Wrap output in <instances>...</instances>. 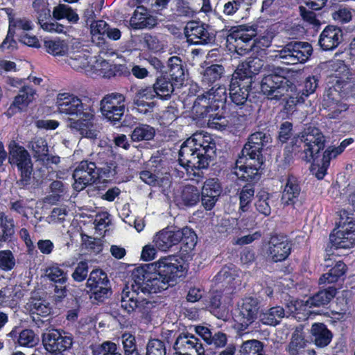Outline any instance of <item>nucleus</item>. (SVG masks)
I'll use <instances>...</instances> for the list:
<instances>
[{
  "mask_svg": "<svg viewBox=\"0 0 355 355\" xmlns=\"http://www.w3.org/2000/svg\"><path fill=\"white\" fill-rule=\"evenodd\" d=\"M259 302L257 298L250 297L243 300L238 316L241 330H245L256 320L259 313Z\"/></svg>",
  "mask_w": 355,
  "mask_h": 355,
  "instance_id": "obj_25",
  "label": "nucleus"
},
{
  "mask_svg": "<svg viewBox=\"0 0 355 355\" xmlns=\"http://www.w3.org/2000/svg\"><path fill=\"white\" fill-rule=\"evenodd\" d=\"M309 344L303 327H297L286 347V352L287 355H299L304 351Z\"/></svg>",
  "mask_w": 355,
  "mask_h": 355,
  "instance_id": "obj_33",
  "label": "nucleus"
},
{
  "mask_svg": "<svg viewBox=\"0 0 355 355\" xmlns=\"http://www.w3.org/2000/svg\"><path fill=\"white\" fill-rule=\"evenodd\" d=\"M285 316V311L281 306L271 307L259 314L260 321L266 325L275 327L279 324Z\"/></svg>",
  "mask_w": 355,
  "mask_h": 355,
  "instance_id": "obj_42",
  "label": "nucleus"
},
{
  "mask_svg": "<svg viewBox=\"0 0 355 355\" xmlns=\"http://www.w3.org/2000/svg\"><path fill=\"white\" fill-rule=\"evenodd\" d=\"M230 51L244 55L254 51L255 37L257 35V26L239 25L232 26Z\"/></svg>",
  "mask_w": 355,
  "mask_h": 355,
  "instance_id": "obj_8",
  "label": "nucleus"
},
{
  "mask_svg": "<svg viewBox=\"0 0 355 355\" xmlns=\"http://www.w3.org/2000/svg\"><path fill=\"white\" fill-rule=\"evenodd\" d=\"M352 9L348 7L338 6L332 11V19L341 24L349 22L352 19Z\"/></svg>",
  "mask_w": 355,
  "mask_h": 355,
  "instance_id": "obj_59",
  "label": "nucleus"
},
{
  "mask_svg": "<svg viewBox=\"0 0 355 355\" xmlns=\"http://www.w3.org/2000/svg\"><path fill=\"white\" fill-rule=\"evenodd\" d=\"M4 10L8 15L9 27L7 35L1 44L0 48L3 50H10L13 49L17 44L16 41L14 40L15 29L18 28L28 31L33 29V25L32 21L26 17L15 19L13 9L6 8Z\"/></svg>",
  "mask_w": 355,
  "mask_h": 355,
  "instance_id": "obj_20",
  "label": "nucleus"
},
{
  "mask_svg": "<svg viewBox=\"0 0 355 355\" xmlns=\"http://www.w3.org/2000/svg\"><path fill=\"white\" fill-rule=\"evenodd\" d=\"M92 355H122L118 349L117 345L110 340H106L101 344L90 345Z\"/></svg>",
  "mask_w": 355,
  "mask_h": 355,
  "instance_id": "obj_49",
  "label": "nucleus"
},
{
  "mask_svg": "<svg viewBox=\"0 0 355 355\" xmlns=\"http://www.w3.org/2000/svg\"><path fill=\"white\" fill-rule=\"evenodd\" d=\"M329 243L336 249H349L355 245V229L343 226L341 229H334L329 235Z\"/></svg>",
  "mask_w": 355,
  "mask_h": 355,
  "instance_id": "obj_27",
  "label": "nucleus"
},
{
  "mask_svg": "<svg viewBox=\"0 0 355 355\" xmlns=\"http://www.w3.org/2000/svg\"><path fill=\"white\" fill-rule=\"evenodd\" d=\"M272 142V138L268 132L257 131L252 133L248 139L241 153L242 155L252 156L263 159V150Z\"/></svg>",
  "mask_w": 355,
  "mask_h": 355,
  "instance_id": "obj_22",
  "label": "nucleus"
},
{
  "mask_svg": "<svg viewBox=\"0 0 355 355\" xmlns=\"http://www.w3.org/2000/svg\"><path fill=\"white\" fill-rule=\"evenodd\" d=\"M188 272L184 260L175 255L161 257L157 261L145 263L132 272V288L144 294L157 293L183 281Z\"/></svg>",
  "mask_w": 355,
  "mask_h": 355,
  "instance_id": "obj_1",
  "label": "nucleus"
},
{
  "mask_svg": "<svg viewBox=\"0 0 355 355\" xmlns=\"http://www.w3.org/2000/svg\"><path fill=\"white\" fill-rule=\"evenodd\" d=\"M208 346L215 351L224 348L227 344V336L222 331L214 332Z\"/></svg>",
  "mask_w": 355,
  "mask_h": 355,
  "instance_id": "obj_64",
  "label": "nucleus"
},
{
  "mask_svg": "<svg viewBox=\"0 0 355 355\" xmlns=\"http://www.w3.org/2000/svg\"><path fill=\"white\" fill-rule=\"evenodd\" d=\"M146 349V355H166V345L158 338L149 339Z\"/></svg>",
  "mask_w": 355,
  "mask_h": 355,
  "instance_id": "obj_60",
  "label": "nucleus"
},
{
  "mask_svg": "<svg viewBox=\"0 0 355 355\" xmlns=\"http://www.w3.org/2000/svg\"><path fill=\"white\" fill-rule=\"evenodd\" d=\"M214 279L217 284H222L224 286L225 285L231 284L234 281L235 275L230 268L223 267L214 277Z\"/></svg>",
  "mask_w": 355,
  "mask_h": 355,
  "instance_id": "obj_62",
  "label": "nucleus"
},
{
  "mask_svg": "<svg viewBox=\"0 0 355 355\" xmlns=\"http://www.w3.org/2000/svg\"><path fill=\"white\" fill-rule=\"evenodd\" d=\"M15 266V259L9 250L0 251V268L4 271L11 270Z\"/></svg>",
  "mask_w": 355,
  "mask_h": 355,
  "instance_id": "obj_63",
  "label": "nucleus"
},
{
  "mask_svg": "<svg viewBox=\"0 0 355 355\" xmlns=\"http://www.w3.org/2000/svg\"><path fill=\"white\" fill-rule=\"evenodd\" d=\"M301 193L300 181L293 174H288L282 194V201L284 205L293 206L299 201Z\"/></svg>",
  "mask_w": 355,
  "mask_h": 355,
  "instance_id": "obj_30",
  "label": "nucleus"
},
{
  "mask_svg": "<svg viewBox=\"0 0 355 355\" xmlns=\"http://www.w3.org/2000/svg\"><path fill=\"white\" fill-rule=\"evenodd\" d=\"M180 234L181 249L187 253L192 251L197 243V235L196 232L188 227L179 230Z\"/></svg>",
  "mask_w": 355,
  "mask_h": 355,
  "instance_id": "obj_47",
  "label": "nucleus"
},
{
  "mask_svg": "<svg viewBox=\"0 0 355 355\" xmlns=\"http://www.w3.org/2000/svg\"><path fill=\"white\" fill-rule=\"evenodd\" d=\"M336 293L337 289L335 286H329L325 289L320 290L310 297L307 300V304L310 307L324 306L331 302Z\"/></svg>",
  "mask_w": 355,
  "mask_h": 355,
  "instance_id": "obj_40",
  "label": "nucleus"
},
{
  "mask_svg": "<svg viewBox=\"0 0 355 355\" xmlns=\"http://www.w3.org/2000/svg\"><path fill=\"white\" fill-rule=\"evenodd\" d=\"M325 147V139L318 128H309L292 139L284 150L283 164L285 167L293 162L294 157L306 163L318 162Z\"/></svg>",
  "mask_w": 355,
  "mask_h": 355,
  "instance_id": "obj_4",
  "label": "nucleus"
},
{
  "mask_svg": "<svg viewBox=\"0 0 355 355\" xmlns=\"http://www.w3.org/2000/svg\"><path fill=\"white\" fill-rule=\"evenodd\" d=\"M263 163V159L242 155L240 153L235 162L236 166L234 173L240 180L256 183L261 178V166Z\"/></svg>",
  "mask_w": 355,
  "mask_h": 355,
  "instance_id": "obj_11",
  "label": "nucleus"
},
{
  "mask_svg": "<svg viewBox=\"0 0 355 355\" xmlns=\"http://www.w3.org/2000/svg\"><path fill=\"white\" fill-rule=\"evenodd\" d=\"M332 82L336 84L338 88L344 89L351 79L352 73L347 65L343 60H336L331 65Z\"/></svg>",
  "mask_w": 355,
  "mask_h": 355,
  "instance_id": "obj_34",
  "label": "nucleus"
},
{
  "mask_svg": "<svg viewBox=\"0 0 355 355\" xmlns=\"http://www.w3.org/2000/svg\"><path fill=\"white\" fill-rule=\"evenodd\" d=\"M354 141V139L353 138H346L340 142L338 146L336 147L331 146L324 150L323 152L326 154L325 162L327 164H328L329 162H331L332 159L336 158L337 156L343 153L345 148L351 145Z\"/></svg>",
  "mask_w": 355,
  "mask_h": 355,
  "instance_id": "obj_55",
  "label": "nucleus"
},
{
  "mask_svg": "<svg viewBox=\"0 0 355 355\" xmlns=\"http://www.w3.org/2000/svg\"><path fill=\"white\" fill-rule=\"evenodd\" d=\"M187 42L195 45H205L214 43L215 35L210 26L200 21H191L185 27Z\"/></svg>",
  "mask_w": 355,
  "mask_h": 355,
  "instance_id": "obj_18",
  "label": "nucleus"
},
{
  "mask_svg": "<svg viewBox=\"0 0 355 355\" xmlns=\"http://www.w3.org/2000/svg\"><path fill=\"white\" fill-rule=\"evenodd\" d=\"M173 348L178 355H205V349L200 339L188 331L178 334Z\"/></svg>",
  "mask_w": 355,
  "mask_h": 355,
  "instance_id": "obj_19",
  "label": "nucleus"
},
{
  "mask_svg": "<svg viewBox=\"0 0 355 355\" xmlns=\"http://www.w3.org/2000/svg\"><path fill=\"white\" fill-rule=\"evenodd\" d=\"M35 95L36 90L32 86L23 85L18 94L15 97L11 106L22 110L33 101Z\"/></svg>",
  "mask_w": 355,
  "mask_h": 355,
  "instance_id": "obj_41",
  "label": "nucleus"
},
{
  "mask_svg": "<svg viewBox=\"0 0 355 355\" xmlns=\"http://www.w3.org/2000/svg\"><path fill=\"white\" fill-rule=\"evenodd\" d=\"M45 275L49 281L55 284L64 285L67 282V273L58 263H53L47 267Z\"/></svg>",
  "mask_w": 355,
  "mask_h": 355,
  "instance_id": "obj_50",
  "label": "nucleus"
},
{
  "mask_svg": "<svg viewBox=\"0 0 355 355\" xmlns=\"http://www.w3.org/2000/svg\"><path fill=\"white\" fill-rule=\"evenodd\" d=\"M126 122L127 120L125 119L123 121V125H126ZM127 126L133 129L130 135L132 141H150L155 136V130L150 125L134 121L132 124H128Z\"/></svg>",
  "mask_w": 355,
  "mask_h": 355,
  "instance_id": "obj_35",
  "label": "nucleus"
},
{
  "mask_svg": "<svg viewBox=\"0 0 355 355\" xmlns=\"http://www.w3.org/2000/svg\"><path fill=\"white\" fill-rule=\"evenodd\" d=\"M347 266L343 261H336L328 272L324 273L319 279V284H334L345 279Z\"/></svg>",
  "mask_w": 355,
  "mask_h": 355,
  "instance_id": "obj_38",
  "label": "nucleus"
},
{
  "mask_svg": "<svg viewBox=\"0 0 355 355\" xmlns=\"http://www.w3.org/2000/svg\"><path fill=\"white\" fill-rule=\"evenodd\" d=\"M125 96L120 93H112L103 98L100 102V107L108 109V107H125Z\"/></svg>",
  "mask_w": 355,
  "mask_h": 355,
  "instance_id": "obj_56",
  "label": "nucleus"
},
{
  "mask_svg": "<svg viewBox=\"0 0 355 355\" xmlns=\"http://www.w3.org/2000/svg\"><path fill=\"white\" fill-rule=\"evenodd\" d=\"M179 115V110L177 104L174 102H170L169 105L163 111L160 116L162 123L168 125L175 121Z\"/></svg>",
  "mask_w": 355,
  "mask_h": 355,
  "instance_id": "obj_61",
  "label": "nucleus"
},
{
  "mask_svg": "<svg viewBox=\"0 0 355 355\" xmlns=\"http://www.w3.org/2000/svg\"><path fill=\"white\" fill-rule=\"evenodd\" d=\"M286 71L282 68H276L273 73L265 76L261 83L260 88L262 94L269 99L279 100L287 91L291 82L285 76Z\"/></svg>",
  "mask_w": 355,
  "mask_h": 355,
  "instance_id": "obj_9",
  "label": "nucleus"
},
{
  "mask_svg": "<svg viewBox=\"0 0 355 355\" xmlns=\"http://www.w3.org/2000/svg\"><path fill=\"white\" fill-rule=\"evenodd\" d=\"M255 193L254 184H245L239 193V211L248 212L252 207V202Z\"/></svg>",
  "mask_w": 355,
  "mask_h": 355,
  "instance_id": "obj_44",
  "label": "nucleus"
},
{
  "mask_svg": "<svg viewBox=\"0 0 355 355\" xmlns=\"http://www.w3.org/2000/svg\"><path fill=\"white\" fill-rule=\"evenodd\" d=\"M108 26L109 24L104 20H96L90 24L93 41L97 40L98 45L105 44V31Z\"/></svg>",
  "mask_w": 355,
  "mask_h": 355,
  "instance_id": "obj_52",
  "label": "nucleus"
},
{
  "mask_svg": "<svg viewBox=\"0 0 355 355\" xmlns=\"http://www.w3.org/2000/svg\"><path fill=\"white\" fill-rule=\"evenodd\" d=\"M95 103V98L85 96L78 98L73 94L64 92L58 94L56 105L61 114L68 116L67 127L71 131L92 138L94 136Z\"/></svg>",
  "mask_w": 355,
  "mask_h": 355,
  "instance_id": "obj_2",
  "label": "nucleus"
},
{
  "mask_svg": "<svg viewBox=\"0 0 355 355\" xmlns=\"http://www.w3.org/2000/svg\"><path fill=\"white\" fill-rule=\"evenodd\" d=\"M176 87L173 81L166 77V75L162 74L157 77L155 83L153 84L151 89L155 91L154 96L161 100H168L171 98Z\"/></svg>",
  "mask_w": 355,
  "mask_h": 355,
  "instance_id": "obj_37",
  "label": "nucleus"
},
{
  "mask_svg": "<svg viewBox=\"0 0 355 355\" xmlns=\"http://www.w3.org/2000/svg\"><path fill=\"white\" fill-rule=\"evenodd\" d=\"M87 288L91 293V297L98 302H103L112 293V288L107 273L101 268L92 270L87 280Z\"/></svg>",
  "mask_w": 355,
  "mask_h": 355,
  "instance_id": "obj_15",
  "label": "nucleus"
},
{
  "mask_svg": "<svg viewBox=\"0 0 355 355\" xmlns=\"http://www.w3.org/2000/svg\"><path fill=\"white\" fill-rule=\"evenodd\" d=\"M270 193L266 191H260L256 196L254 206L259 214L268 216L271 214V207L269 204Z\"/></svg>",
  "mask_w": 355,
  "mask_h": 355,
  "instance_id": "obj_51",
  "label": "nucleus"
},
{
  "mask_svg": "<svg viewBox=\"0 0 355 355\" xmlns=\"http://www.w3.org/2000/svg\"><path fill=\"white\" fill-rule=\"evenodd\" d=\"M345 88L340 89L334 83L325 91L322 106L324 109L332 112L333 117L338 116L343 110H346L345 105L341 102V92Z\"/></svg>",
  "mask_w": 355,
  "mask_h": 355,
  "instance_id": "obj_28",
  "label": "nucleus"
},
{
  "mask_svg": "<svg viewBox=\"0 0 355 355\" xmlns=\"http://www.w3.org/2000/svg\"><path fill=\"white\" fill-rule=\"evenodd\" d=\"M224 71L221 64H214L207 67L201 73L202 85L208 87L213 85L220 79Z\"/></svg>",
  "mask_w": 355,
  "mask_h": 355,
  "instance_id": "obj_43",
  "label": "nucleus"
},
{
  "mask_svg": "<svg viewBox=\"0 0 355 355\" xmlns=\"http://www.w3.org/2000/svg\"><path fill=\"white\" fill-rule=\"evenodd\" d=\"M130 23L134 29L153 28L157 24V18L150 15L147 8L140 6H137L134 11Z\"/></svg>",
  "mask_w": 355,
  "mask_h": 355,
  "instance_id": "obj_32",
  "label": "nucleus"
},
{
  "mask_svg": "<svg viewBox=\"0 0 355 355\" xmlns=\"http://www.w3.org/2000/svg\"><path fill=\"white\" fill-rule=\"evenodd\" d=\"M236 355H266L263 343L258 340H248L240 346Z\"/></svg>",
  "mask_w": 355,
  "mask_h": 355,
  "instance_id": "obj_48",
  "label": "nucleus"
},
{
  "mask_svg": "<svg viewBox=\"0 0 355 355\" xmlns=\"http://www.w3.org/2000/svg\"><path fill=\"white\" fill-rule=\"evenodd\" d=\"M164 75L168 77L177 87H182L185 80V67L178 56H172L168 60V69Z\"/></svg>",
  "mask_w": 355,
  "mask_h": 355,
  "instance_id": "obj_31",
  "label": "nucleus"
},
{
  "mask_svg": "<svg viewBox=\"0 0 355 355\" xmlns=\"http://www.w3.org/2000/svg\"><path fill=\"white\" fill-rule=\"evenodd\" d=\"M33 17L37 24L43 31L49 33H65L66 27L53 20L49 3L46 0H34L33 3Z\"/></svg>",
  "mask_w": 355,
  "mask_h": 355,
  "instance_id": "obj_14",
  "label": "nucleus"
},
{
  "mask_svg": "<svg viewBox=\"0 0 355 355\" xmlns=\"http://www.w3.org/2000/svg\"><path fill=\"white\" fill-rule=\"evenodd\" d=\"M15 225L12 219H8L5 216V220H1L0 223V242H10L15 234Z\"/></svg>",
  "mask_w": 355,
  "mask_h": 355,
  "instance_id": "obj_58",
  "label": "nucleus"
},
{
  "mask_svg": "<svg viewBox=\"0 0 355 355\" xmlns=\"http://www.w3.org/2000/svg\"><path fill=\"white\" fill-rule=\"evenodd\" d=\"M333 333L323 322H314L309 331V344L314 345L318 349L327 347L333 339Z\"/></svg>",
  "mask_w": 355,
  "mask_h": 355,
  "instance_id": "obj_26",
  "label": "nucleus"
},
{
  "mask_svg": "<svg viewBox=\"0 0 355 355\" xmlns=\"http://www.w3.org/2000/svg\"><path fill=\"white\" fill-rule=\"evenodd\" d=\"M101 112L103 116L108 121H110L112 125H116L121 123V120L124 115L125 107H108V109H105V107H100Z\"/></svg>",
  "mask_w": 355,
  "mask_h": 355,
  "instance_id": "obj_53",
  "label": "nucleus"
},
{
  "mask_svg": "<svg viewBox=\"0 0 355 355\" xmlns=\"http://www.w3.org/2000/svg\"><path fill=\"white\" fill-rule=\"evenodd\" d=\"M42 343L49 352L69 351L73 346V337L63 330L51 329L42 334Z\"/></svg>",
  "mask_w": 355,
  "mask_h": 355,
  "instance_id": "obj_17",
  "label": "nucleus"
},
{
  "mask_svg": "<svg viewBox=\"0 0 355 355\" xmlns=\"http://www.w3.org/2000/svg\"><path fill=\"white\" fill-rule=\"evenodd\" d=\"M9 162L16 165L19 172V180L17 183L23 187L31 184L33 173V163L31 155L24 147L16 145L10 151Z\"/></svg>",
  "mask_w": 355,
  "mask_h": 355,
  "instance_id": "obj_13",
  "label": "nucleus"
},
{
  "mask_svg": "<svg viewBox=\"0 0 355 355\" xmlns=\"http://www.w3.org/2000/svg\"><path fill=\"white\" fill-rule=\"evenodd\" d=\"M216 142L210 135L197 132L184 141L178 153V162L189 170L205 169L216 157Z\"/></svg>",
  "mask_w": 355,
  "mask_h": 355,
  "instance_id": "obj_3",
  "label": "nucleus"
},
{
  "mask_svg": "<svg viewBox=\"0 0 355 355\" xmlns=\"http://www.w3.org/2000/svg\"><path fill=\"white\" fill-rule=\"evenodd\" d=\"M318 85V78L315 76H309L303 83L302 89L290 96V101L295 105L304 103L305 99L315 92Z\"/></svg>",
  "mask_w": 355,
  "mask_h": 355,
  "instance_id": "obj_36",
  "label": "nucleus"
},
{
  "mask_svg": "<svg viewBox=\"0 0 355 355\" xmlns=\"http://www.w3.org/2000/svg\"><path fill=\"white\" fill-rule=\"evenodd\" d=\"M227 100L226 88L218 87L198 95L194 102L193 108L201 118L214 117L215 112L223 108ZM217 114H216V115Z\"/></svg>",
  "mask_w": 355,
  "mask_h": 355,
  "instance_id": "obj_7",
  "label": "nucleus"
},
{
  "mask_svg": "<svg viewBox=\"0 0 355 355\" xmlns=\"http://www.w3.org/2000/svg\"><path fill=\"white\" fill-rule=\"evenodd\" d=\"M292 245L286 236L274 234H272L268 242L266 254L275 262L285 261L291 254Z\"/></svg>",
  "mask_w": 355,
  "mask_h": 355,
  "instance_id": "obj_21",
  "label": "nucleus"
},
{
  "mask_svg": "<svg viewBox=\"0 0 355 355\" xmlns=\"http://www.w3.org/2000/svg\"><path fill=\"white\" fill-rule=\"evenodd\" d=\"M343 42V29L338 26L328 25L320 34L318 45L324 51H332Z\"/></svg>",
  "mask_w": 355,
  "mask_h": 355,
  "instance_id": "obj_23",
  "label": "nucleus"
},
{
  "mask_svg": "<svg viewBox=\"0 0 355 355\" xmlns=\"http://www.w3.org/2000/svg\"><path fill=\"white\" fill-rule=\"evenodd\" d=\"M140 290L123 289L121 294V307L128 314L134 312L140 313L143 318H150L151 309L154 307L153 302L139 297Z\"/></svg>",
  "mask_w": 355,
  "mask_h": 355,
  "instance_id": "obj_10",
  "label": "nucleus"
},
{
  "mask_svg": "<svg viewBox=\"0 0 355 355\" xmlns=\"http://www.w3.org/2000/svg\"><path fill=\"white\" fill-rule=\"evenodd\" d=\"M121 341L124 355H141L134 335L124 333L122 334Z\"/></svg>",
  "mask_w": 355,
  "mask_h": 355,
  "instance_id": "obj_54",
  "label": "nucleus"
},
{
  "mask_svg": "<svg viewBox=\"0 0 355 355\" xmlns=\"http://www.w3.org/2000/svg\"><path fill=\"white\" fill-rule=\"evenodd\" d=\"M74 270L71 274V277L75 282L80 283L85 279L87 280L89 274V262L87 260H81L76 265L74 263Z\"/></svg>",
  "mask_w": 355,
  "mask_h": 355,
  "instance_id": "obj_57",
  "label": "nucleus"
},
{
  "mask_svg": "<svg viewBox=\"0 0 355 355\" xmlns=\"http://www.w3.org/2000/svg\"><path fill=\"white\" fill-rule=\"evenodd\" d=\"M263 66L262 60L257 57L250 58L248 60L238 64L234 71L247 76L251 80L255 81L256 75L259 74Z\"/></svg>",
  "mask_w": 355,
  "mask_h": 355,
  "instance_id": "obj_39",
  "label": "nucleus"
},
{
  "mask_svg": "<svg viewBox=\"0 0 355 355\" xmlns=\"http://www.w3.org/2000/svg\"><path fill=\"white\" fill-rule=\"evenodd\" d=\"M95 162L83 160L80 162L73 173V189L81 191L88 185L99 181V173L96 171Z\"/></svg>",
  "mask_w": 355,
  "mask_h": 355,
  "instance_id": "obj_16",
  "label": "nucleus"
},
{
  "mask_svg": "<svg viewBox=\"0 0 355 355\" xmlns=\"http://www.w3.org/2000/svg\"><path fill=\"white\" fill-rule=\"evenodd\" d=\"M257 84L247 76L234 71L231 76L228 92L231 102L236 107V114L243 121L252 119L259 107L256 94Z\"/></svg>",
  "mask_w": 355,
  "mask_h": 355,
  "instance_id": "obj_5",
  "label": "nucleus"
},
{
  "mask_svg": "<svg viewBox=\"0 0 355 355\" xmlns=\"http://www.w3.org/2000/svg\"><path fill=\"white\" fill-rule=\"evenodd\" d=\"M155 91L150 87L137 89L132 97V107L138 112L146 114L153 111L156 103L153 101Z\"/></svg>",
  "mask_w": 355,
  "mask_h": 355,
  "instance_id": "obj_24",
  "label": "nucleus"
},
{
  "mask_svg": "<svg viewBox=\"0 0 355 355\" xmlns=\"http://www.w3.org/2000/svg\"><path fill=\"white\" fill-rule=\"evenodd\" d=\"M257 0H227L223 6V13L233 15L239 10L248 11Z\"/></svg>",
  "mask_w": 355,
  "mask_h": 355,
  "instance_id": "obj_46",
  "label": "nucleus"
},
{
  "mask_svg": "<svg viewBox=\"0 0 355 355\" xmlns=\"http://www.w3.org/2000/svg\"><path fill=\"white\" fill-rule=\"evenodd\" d=\"M45 51L53 56H62L67 53L69 46L64 40L56 39H45L44 40Z\"/></svg>",
  "mask_w": 355,
  "mask_h": 355,
  "instance_id": "obj_45",
  "label": "nucleus"
},
{
  "mask_svg": "<svg viewBox=\"0 0 355 355\" xmlns=\"http://www.w3.org/2000/svg\"><path fill=\"white\" fill-rule=\"evenodd\" d=\"M222 191L221 185L217 178L207 179L200 193L198 188L193 185H185L181 193V200L187 207L196 205L201 200L204 208L211 210L218 200Z\"/></svg>",
  "mask_w": 355,
  "mask_h": 355,
  "instance_id": "obj_6",
  "label": "nucleus"
},
{
  "mask_svg": "<svg viewBox=\"0 0 355 355\" xmlns=\"http://www.w3.org/2000/svg\"><path fill=\"white\" fill-rule=\"evenodd\" d=\"M313 53L312 45L307 42L291 41L278 51V56L286 64L305 63Z\"/></svg>",
  "mask_w": 355,
  "mask_h": 355,
  "instance_id": "obj_12",
  "label": "nucleus"
},
{
  "mask_svg": "<svg viewBox=\"0 0 355 355\" xmlns=\"http://www.w3.org/2000/svg\"><path fill=\"white\" fill-rule=\"evenodd\" d=\"M180 235L179 230L167 227L155 235L153 243L158 250L166 252L180 243Z\"/></svg>",
  "mask_w": 355,
  "mask_h": 355,
  "instance_id": "obj_29",
  "label": "nucleus"
}]
</instances>
